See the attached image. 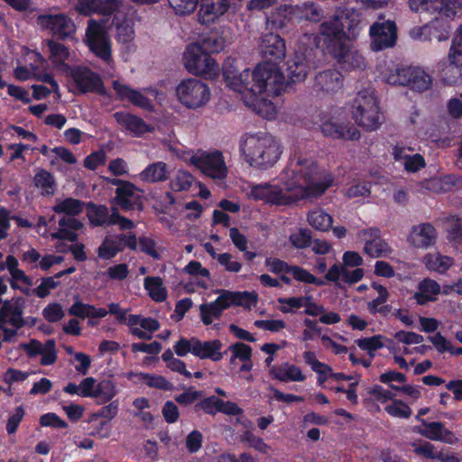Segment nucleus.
Wrapping results in <instances>:
<instances>
[{"instance_id":"nucleus-12","label":"nucleus","mask_w":462,"mask_h":462,"mask_svg":"<svg viewBox=\"0 0 462 462\" xmlns=\"http://www.w3.org/2000/svg\"><path fill=\"white\" fill-rule=\"evenodd\" d=\"M26 60L29 61V66L21 65L17 66L14 74L16 79L20 81H25L30 79H35L37 80L49 83L54 91V93L60 97V88L57 81L48 72L40 71V68L45 65V59L36 51H28L26 54Z\"/></svg>"},{"instance_id":"nucleus-51","label":"nucleus","mask_w":462,"mask_h":462,"mask_svg":"<svg viewBox=\"0 0 462 462\" xmlns=\"http://www.w3.org/2000/svg\"><path fill=\"white\" fill-rule=\"evenodd\" d=\"M294 8L291 5H282L267 17V23L276 28L283 27L294 15Z\"/></svg>"},{"instance_id":"nucleus-24","label":"nucleus","mask_w":462,"mask_h":462,"mask_svg":"<svg viewBox=\"0 0 462 462\" xmlns=\"http://www.w3.org/2000/svg\"><path fill=\"white\" fill-rule=\"evenodd\" d=\"M113 88L117 97L122 101H129L133 105L140 106L146 110H152V105L144 93L133 89L120 80L113 82Z\"/></svg>"},{"instance_id":"nucleus-52","label":"nucleus","mask_w":462,"mask_h":462,"mask_svg":"<svg viewBox=\"0 0 462 462\" xmlns=\"http://www.w3.org/2000/svg\"><path fill=\"white\" fill-rule=\"evenodd\" d=\"M88 217L95 226L109 225L111 213L106 206L90 204L88 206Z\"/></svg>"},{"instance_id":"nucleus-49","label":"nucleus","mask_w":462,"mask_h":462,"mask_svg":"<svg viewBox=\"0 0 462 462\" xmlns=\"http://www.w3.org/2000/svg\"><path fill=\"white\" fill-rule=\"evenodd\" d=\"M408 87L416 91H424L430 88L431 78L424 69L419 67H412Z\"/></svg>"},{"instance_id":"nucleus-43","label":"nucleus","mask_w":462,"mask_h":462,"mask_svg":"<svg viewBox=\"0 0 462 462\" xmlns=\"http://www.w3.org/2000/svg\"><path fill=\"white\" fill-rule=\"evenodd\" d=\"M309 68L306 59L295 53L294 57L288 61V76L291 81L300 82L306 78Z\"/></svg>"},{"instance_id":"nucleus-11","label":"nucleus","mask_w":462,"mask_h":462,"mask_svg":"<svg viewBox=\"0 0 462 462\" xmlns=\"http://www.w3.org/2000/svg\"><path fill=\"white\" fill-rule=\"evenodd\" d=\"M24 300L22 298L5 301L0 309V329L5 341H10L23 327V318Z\"/></svg>"},{"instance_id":"nucleus-34","label":"nucleus","mask_w":462,"mask_h":462,"mask_svg":"<svg viewBox=\"0 0 462 462\" xmlns=\"http://www.w3.org/2000/svg\"><path fill=\"white\" fill-rule=\"evenodd\" d=\"M114 117L122 128L129 131L134 135H141L152 130L143 119L131 114L117 112L114 115Z\"/></svg>"},{"instance_id":"nucleus-53","label":"nucleus","mask_w":462,"mask_h":462,"mask_svg":"<svg viewBox=\"0 0 462 462\" xmlns=\"http://www.w3.org/2000/svg\"><path fill=\"white\" fill-rule=\"evenodd\" d=\"M35 186L41 189L43 195H51L55 190V180L52 175L45 171L39 170L33 178Z\"/></svg>"},{"instance_id":"nucleus-18","label":"nucleus","mask_w":462,"mask_h":462,"mask_svg":"<svg viewBox=\"0 0 462 462\" xmlns=\"http://www.w3.org/2000/svg\"><path fill=\"white\" fill-rule=\"evenodd\" d=\"M259 49L263 59L268 63L276 64L286 55V46L284 40L278 34L267 32L262 34L259 42Z\"/></svg>"},{"instance_id":"nucleus-56","label":"nucleus","mask_w":462,"mask_h":462,"mask_svg":"<svg viewBox=\"0 0 462 462\" xmlns=\"http://www.w3.org/2000/svg\"><path fill=\"white\" fill-rule=\"evenodd\" d=\"M290 273L292 275V277L300 282L306 284H313L316 286H323L325 285V282L310 273L308 270L303 269L301 267L292 265L291 268H290Z\"/></svg>"},{"instance_id":"nucleus-30","label":"nucleus","mask_w":462,"mask_h":462,"mask_svg":"<svg viewBox=\"0 0 462 462\" xmlns=\"http://www.w3.org/2000/svg\"><path fill=\"white\" fill-rule=\"evenodd\" d=\"M322 133L333 138L345 140H358L360 138L359 130L348 125L339 124L335 120H328L321 125Z\"/></svg>"},{"instance_id":"nucleus-59","label":"nucleus","mask_w":462,"mask_h":462,"mask_svg":"<svg viewBox=\"0 0 462 462\" xmlns=\"http://www.w3.org/2000/svg\"><path fill=\"white\" fill-rule=\"evenodd\" d=\"M357 346L367 351L371 357L374 356V352L384 346L383 337L382 335H375L370 337L360 338L356 341Z\"/></svg>"},{"instance_id":"nucleus-13","label":"nucleus","mask_w":462,"mask_h":462,"mask_svg":"<svg viewBox=\"0 0 462 462\" xmlns=\"http://www.w3.org/2000/svg\"><path fill=\"white\" fill-rule=\"evenodd\" d=\"M36 23L42 30L48 31L61 39L69 37L76 31L72 19L63 13L40 14Z\"/></svg>"},{"instance_id":"nucleus-19","label":"nucleus","mask_w":462,"mask_h":462,"mask_svg":"<svg viewBox=\"0 0 462 462\" xmlns=\"http://www.w3.org/2000/svg\"><path fill=\"white\" fill-rule=\"evenodd\" d=\"M79 89L83 92H97L99 95H106V91L100 77L87 68L72 69L69 73Z\"/></svg>"},{"instance_id":"nucleus-39","label":"nucleus","mask_w":462,"mask_h":462,"mask_svg":"<svg viewBox=\"0 0 462 462\" xmlns=\"http://www.w3.org/2000/svg\"><path fill=\"white\" fill-rule=\"evenodd\" d=\"M276 95L277 94L259 95L258 97H256L255 100L252 102V104L245 105L251 107L254 111H255L263 118L272 120L275 118L277 115V108L274 106V104L269 99V97Z\"/></svg>"},{"instance_id":"nucleus-54","label":"nucleus","mask_w":462,"mask_h":462,"mask_svg":"<svg viewBox=\"0 0 462 462\" xmlns=\"http://www.w3.org/2000/svg\"><path fill=\"white\" fill-rule=\"evenodd\" d=\"M193 176L182 170H179L170 181V187L172 191H188L193 183Z\"/></svg>"},{"instance_id":"nucleus-25","label":"nucleus","mask_w":462,"mask_h":462,"mask_svg":"<svg viewBox=\"0 0 462 462\" xmlns=\"http://www.w3.org/2000/svg\"><path fill=\"white\" fill-rule=\"evenodd\" d=\"M127 326L133 335L143 339H150L152 334L160 328L156 319L140 315H129Z\"/></svg>"},{"instance_id":"nucleus-29","label":"nucleus","mask_w":462,"mask_h":462,"mask_svg":"<svg viewBox=\"0 0 462 462\" xmlns=\"http://www.w3.org/2000/svg\"><path fill=\"white\" fill-rule=\"evenodd\" d=\"M422 425L424 428L420 430V434L429 439L441 441L449 445L458 442L457 437L441 422H427L423 420Z\"/></svg>"},{"instance_id":"nucleus-15","label":"nucleus","mask_w":462,"mask_h":462,"mask_svg":"<svg viewBox=\"0 0 462 462\" xmlns=\"http://www.w3.org/2000/svg\"><path fill=\"white\" fill-rule=\"evenodd\" d=\"M371 48L374 51H382L395 45L397 40V28L390 20L377 21L370 27Z\"/></svg>"},{"instance_id":"nucleus-27","label":"nucleus","mask_w":462,"mask_h":462,"mask_svg":"<svg viewBox=\"0 0 462 462\" xmlns=\"http://www.w3.org/2000/svg\"><path fill=\"white\" fill-rule=\"evenodd\" d=\"M46 45L49 50V60L54 69L62 74L69 75L72 69L66 62L70 55L69 49L64 44L52 40L46 41Z\"/></svg>"},{"instance_id":"nucleus-38","label":"nucleus","mask_w":462,"mask_h":462,"mask_svg":"<svg viewBox=\"0 0 462 462\" xmlns=\"http://www.w3.org/2000/svg\"><path fill=\"white\" fill-rule=\"evenodd\" d=\"M69 313L81 319H102L107 315L108 311L104 308H97L77 300L69 309Z\"/></svg>"},{"instance_id":"nucleus-47","label":"nucleus","mask_w":462,"mask_h":462,"mask_svg":"<svg viewBox=\"0 0 462 462\" xmlns=\"http://www.w3.org/2000/svg\"><path fill=\"white\" fill-rule=\"evenodd\" d=\"M143 286L152 300L162 302L166 300L167 290L160 277L147 276L144 279Z\"/></svg>"},{"instance_id":"nucleus-3","label":"nucleus","mask_w":462,"mask_h":462,"mask_svg":"<svg viewBox=\"0 0 462 462\" xmlns=\"http://www.w3.org/2000/svg\"><path fill=\"white\" fill-rule=\"evenodd\" d=\"M361 31V15L354 9L337 10L319 27V44L338 61L353 62L350 67H359L363 58L350 51L349 42L356 39Z\"/></svg>"},{"instance_id":"nucleus-8","label":"nucleus","mask_w":462,"mask_h":462,"mask_svg":"<svg viewBox=\"0 0 462 462\" xmlns=\"http://www.w3.org/2000/svg\"><path fill=\"white\" fill-rule=\"evenodd\" d=\"M174 94L182 106L192 110L205 106L211 97L209 87L196 78L180 80L174 88Z\"/></svg>"},{"instance_id":"nucleus-46","label":"nucleus","mask_w":462,"mask_h":462,"mask_svg":"<svg viewBox=\"0 0 462 462\" xmlns=\"http://www.w3.org/2000/svg\"><path fill=\"white\" fill-rule=\"evenodd\" d=\"M122 238L118 235L107 236L98 247L97 254L102 259H111L122 251Z\"/></svg>"},{"instance_id":"nucleus-32","label":"nucleus","mask_w":462,"mask_h":462,"mask_svg":"<svg viewBox=\"0 0 462 462\" xmlns=\"http://www.w3.org/2000/svg\"><path fill=\"white\" fill-rule=\"evenodd\" d=\"M393 157L409 172H415L426 165L424 158L419 153H413L410 148L395 147Z\"/></svg>"},{"instance_id":"nucleus-50","label":"nucleus","mask_w":462,"mask_h":462,"mask_svg":"<svg viewBox=\"0 0 462 462\" xmlns=\"http://www.w3.org/2000/svg\"><path fill=\"white\" fill-rule=\"evenodd\" d=\"M52 209L58 214L76 216L82 212L83 203L77 199L67 198L64 199L57 200Z\"/></svg>"},{"instance_id":"nucleus-23","label":"nucleus","mask_w":462,"mask_h":462,"mask_svg":"<svg viewBox=\"0 0 462 462\" xmlns=\"http://www.w3.org/2000/svg\"><path fill=\"white\" fill-rule=\"evenodd\" d=\"M18 266V260L13 255H8L7 271L10 273L11 287L30 295L32 292V280Z\"/></svg>"},{"instance_id":"nucleus-21","label":"nucleus","mask_w":462,"mask_h":462,"mask_svg":"<svg viewBox=\"0 0 462 462\" xmlns=\"http://www.w3.org/2000/svg\"><path fill=\"white\" fill-rule=\"evenodd\" d=\"M116 40L122 46V51L130 53L135 50L134 46V30L133 20L116 16Z\"/></svg>"},{"instance_id":"nucleus-26","label":"nucleus","mask_w":462,"mask_h":462,"mask_svg":"<svg viewBox=\"0 0 462 462\" xmlns=\"http://www.w3.org/2000/svg\"><path fill=\"white\" fill-rule=\"evenodd\" d=\"M442 81L448 85L462 82V55L448 52L447 62L440 70Z\"/></svg>"},{"instance_id":"nucleus-60","label":"nucleus","mask_w":462,"mask_h":462,"mask_svg":"<svg viewBox=\"0 0 462 462\" xmlns=\"http://www.w3.org/2000/svg\"><path fill=\"white\" fill-rule=\"evenodd\" d=\"M229 351L231 353L230 361L232 364H236L237 360L240 362L250 360L252 356L251 346L244 343H236L230 346Z\"/></svg>"},{"instance_id":"nucleus-37","label":"nucleus","mask_w":462,"mask_h":462,"mask_svg":"<svg viewBox=\"0 0 462 462\" xmlns=\"http://www.w3.org/2000/svg\"><path fill=\"white\" fill-rule=\"evenodd\" d=\"M316 84L328 93L337 92L343 86V77L336 70L323 71L316 77Z\"/></svg>"},{"instance_id":"nucleus-33","label":"nucleus","mask_w":462,"mask_h":462,"mask_svg":"<svg viewBox=\"0 0 462 462\" xmlns=\"http://www.w3.org/2000/svg\"><path fill=\"white\" fill-rule=\"evenodd\" d=\"M170 170L164 162H155L148 164L138 174L140 180L145 183H158L168 180Z\"/></svg>"},{"instance_id":"nucleus-64","label":"nucleus","mask_w":462,"mask_h":462,"mask_svg":"<svg viewBox=\"0 0 462 462\" xmlns=\"http://www.w3.org/2000/svg\"><path fill=\"white\" fill-rule=\"evenodd\" d=\"M448 239L449 241L461 245L462 244V219L457 217H452L449 220L448 229Z\"/></svg>"},{"instance_id":"nucleus-4","label":"nucleus","mask_w":462,"mask_h":462,"mask_svg":"<svg viewBox=\"0 0 462 462\" xmlns=\"http://www.w3.org/2000/svg\"><path fill=\"white\" fill-rule=\"evenodd\" d=\"M239 152L245 162L255 169L273 166L282 155L279 142L267 133H247L241 136Z\"/></svg>"},{"instance_id":"nucleus-14","label":"nucleus","mask_w":462,"mask_h":462,"mask_svg":"<svg viewBox=\"0 0 462 462\" xmlns=\"http://www.w3.org/2000/svg\"><path fill=\"white\" fill-rule=\"evenodd\" d=\"M356 237L364 245V253L372 258L387 257L393 252L388 243L381 237L378 228L361 229L356 233Z\"/></svg>"},{"instance_id":"nucleus-35","label":"nucleus","mask_w":462,"mask_h":462,"mask_svg":"<svg viewBox=\"0 0 462 462\" xmlns=\"http://www.w3.org/2000/svg\"><path fill=\"white\" fill-rule=\"evenodd\" d=\"M229 34V28L215 30L202 40L203 47L210 52H220L231 42Z\"/></svg>"},{"instance_id":"nucleus-5","label":"nucleus","mask_w":462,"mask_h":462,"mask_svg":"<svg viewBox=\"0 0 462 462\" xmlns=\"http://www.w3.org/2000/svg\"><path fill=\"white\" fill-rule=\"evenodd\" d=\"M174 14L188 16L197 9V20L201 25L209 26L218 23L230 7L229 0H169Z\"/></svg>"},{"instance_id":"nucleus-6","label":"nucleus","mask_w":462,"mask_h":462,"mask_svg":"<svg viewBox=\"0 0 462 462\" xmlns=\"http://www.w3.org/2000/svg\"><path fill=\"white\" fill-rule=\"evenodd\" d=\"M351 113L356 123L365 130H374L382 124L383 115L373 89H364L356 94Z\"/></svg>"},{"instance_id":"nucleus-7","label":"nucleus","mask_w":462,"mask_h":462,"mask_svg":"<svg viewBox=\"0 0 462 462\" xmlns=\"http://www.w3.org/2000/svg\"><path fill=\"white\" fill-rule=\"evenodd\" d=\"M182 159L213 180H223L228 174V167L221 151H189Z\"/></svg>"},{"instance_id":"nucleus-17","label":"nucleus","mask_w":462,"mask_h":462,"mask_svg":"<svg viewBox=\"0 0 462 462\" xmlns=\"http://www.w3.org/2000/svg\"><path fill=\"white\" fill-rule=\"evenodd\" d=\"M86 398H92L97 403L111 402L118 393L116 383L109 379L97 381L94 377H87Z\"/></svg>"},{"instance_id":"nucleus-61","label":"nucleus","mask_w":462,"mask_h":462,"mask_svg":"<svg viewBox=\"0 0 462 462\" xmlns=\"http://www.w3.org/2000/svg\"><path fill=\"white\" fill-rule=\"evenodd\" d=\"M393 337L396 342H392L391 344H397L398 346H401V344L402 346L419 345L424 341L421 335L412 331L401 330L396 332Z\"/></svg>"},{"instance_id":"nucleus-9","label":"nucleus","mask_w":462,"mask_h":462,"mask_svg":"<svg viewBox=\"0 0 462 462\" xmlns=\"http://www.w3.org/2000/svg\"><path fill=\"white\" fill-rule=\"evenodd\" d=\"M183 64L191 74L207 79H214L219 75L217 63L199 43H190L187 46L183 53Z\"/></svg>"},{"instance_id":"nucleus-10","label":"nucleus","mask_w":462,"mask_h":462,"mask_svg":"<svg viewBox=\"0 0 462 462\" xmlns=\"http://www.w3.org/2000/svg\"><path fill=\"white\" fill-rule=\"evenodd\" d=\"M85 34V42L89 50L97 57L109 63L112 56V43L106 23L89 20Z\"/></svg>"},{"instance_id":"nucleus-22","label":"nucleus","mask_w":462,"mask_h":462,"mask_svg":"<svg viewBox=\"0 0 462 462\" xmlns=\"http://www.w3.org/2000/svg\"><path fill=\"white\" fill-rule=\"evenodd\" d=\"M408 243L416 248H428L437 240V231L430 224H420L411 227Z\"/></svg>"},{"instance_id":"nucleus-28","label":"nucleus","mask_w":462,"mask_h":462,"mask_svg":"<svg viewBox=\"0 0 462 462\" xmlns=\"http://www.w3.org/2000/svg\"><path fill=\"white\" fill-rule=\"evenodd\" d=\"M350 267L342 263L332 265L327 272L325 278L333 282H345V283H356L362 280L364 277V270L361 268H356L354 270H349Z\"/></svg>"},{"instance_id":"nucleus-2","label":"nucleus","mask_w":462,"mask_h":462,"mask_svg":"<svg viewBox=\"0 0 462 462\" xmlns=\"http://www.w3.org/2000/svg\"><path fill=\"white\" fill-rule=\"evenodd\" d=\"M223 76L227 87L239 93L245 104H252L259 95L278 94L284 83L277 64L262 62L253 69H241L233 58L225 60Z\"/></svg>"},{"instance_id":"nucleus-20","label":"nucleus","mask_w":462,"mask_h":462,"mask_svg":"<svg viewBox=\"0 0 462 462\" xmlns=\"http://www.w3.org/2000/svg\"><path fill=\"white\" fill-rule=\"evenodd\" d=\"M113 203L119 206L123 210L129 211L135 208H142V196L140 189L133 183L124 184L116 188V197Z\"/></svg>"},{"instance_id":"nucleus-48","label":"nucleus","mask_w":462,"mask_h":462,"mask_svg":"<svg viewBox=\"0 0 462 462\" xmlns=\"http://www.w3.org/2000/svg\"><path fill=\"white\" fill-rule=\"evenodd\" d=\"M458 182V179L453 175L433 177L426 180L425 188L433 192L450 191Z\"/></svg>"},{"instance_id":"nucleus-45","label":"nucleus","mask_w":462,"mask_h":462,"mask_svg":"<svg viewBox=\"0 0 462 462\" xmlns=\"http://www.w3.org/2000/svg\"><path fill=\"white\" fill-rule=\"evenodd\" d=\"M87 422L89 424V434L92 437L99 439H107L110 437L112 426L111 423L108 422V420L101 419L99 418V415L91 413L88 416Z\"/></svg>"},{"instance_id":"nucleus-58","label":"nucleus","mask_w":462,"mask_h":462,"mask_svg":"<svg viewBox=\"0 0 462 462\" xmlns=\"http://www.w3.org/2000/svg\"><path fill=\"white\" fill-rule=\"evenodd\" d=\"M199 312L202 322L205 325H210L215 319L220 318L223 311L214 300L210 303L201 304L199 306Z\"/></svg>"},{"instance_id":"nucleus-55","label":"nucleus","mask_w":462,"mask_h":462,"mask_svg":"<svg viewBox=\"0 0 462 462\" xmlns=\"http://www.w3.org/2000/svg\"><path fill=\"white\" fill-rule=\"evenodd\" d=\"M320 339L323 346L326 349L331 350V352L337 356L346 355L348 351L347 347L341 343L346 342V338L340 335H336L334 337L322 335Z\"/></svg>"},{"instance_id":"nucleus-40","label":"nucleus","mask_w":462,"mask_h":462,"mask_svg":"<svg viewBox=\"0 0 462 462\" xmlns=\"http://www.w3.org/2000/svg\"><path fill=\"white\" fill-rule=\"evenodd\" d=\"M127 378L129 380L135 379L136 382L143 383L152 388L161 390H170L172 388V384L162 375L132 372L127 374Z\"/></svg>"},{"instance_id":"nucleus-16","label":"nucleus","mask_w":462,"mask_h":462,"mask_svg":"<svg viewBox=\"0 0 462 462\" xmlns=\"http://www.w3.org/2000/svg\"><path fill=\"white\" fill-rule=\"evenodd\" d=\"M412 11H427L439 16L452 18L462 7V0H409Z\"/></svg>"},{"instance_id":"nucleus-57","label":"nucleus","mask_w":462,"mask_h":462,"mask_svg":"<svg viewBox=\"0 0 462 462\" xmlns=\"http://www.w3.org/2000/svg\"><path fill=\"white\" fill-rule=\"evenodd\" d=\"M199 346V340L196 337H191L189 339L180 338L177 341L173 346L174 351L179 356H185L188 354H192L197 356L198 346Z\"/></svg>"},{"instance_id":"nucleus-36","label":"nucleus","mask_w":462,"mask_h":462,"mask_svg":"<svg viewBox=\"0 0 462 462\" xmlns=\"http://www.w3.org/2000/svg\"><path fill=\"white\" fill-rule=\"evenodd\" d=\"M440 291V285L437 282L431 279H424L419 283L413 297L418 304L423 305L429 301L436 300Z\"/></svg>"},{"instance_id":"nucleus-63","label":"nucleus","mask_w":462,"mask_h":462,"mask_svg":"<svg viewBox=\"0 0 462 462\" xmlns=\"http://www.w3.org/2000/svg\"><path fill=\"white\" fill-rule=\"evenodd\" d=\"M379 70L380 76L385 82L391 85L397 84V73L399 71V68H397L393 63L384 61L379 65Z\"/></svg>"},{"instance_id":"nucleus-1","label":"nucleus","mask_w":462,"mask_h":462,"mask_svg":"<svg viewBox=\"0 0 462 462\" xmlns=\"http://www.w3.org/2000/svg\"><path fill=\"white\" fill-rule=\"evenodd\" d=\"M277 182H263L251 186L247 196L266 204L288 206L301 199L320 197L332 186L330 173L319 169L310 158L299 156L291 161Z\"/></svg>"},{"instance_id":"nucleus-62","label":"nucleus","mask_w":462,"mask_h":462,"mask_svg":"<svg viewBox=\"0 0 462 462\" xmlns=\"http://www.w3.org/2000/svg\"><path fill=\"white\" fill-rule=\"evenodd\" d=\"M379 380L381 383L387 384L393 390L398 391L401 386H398L396 383H404L406 382V376L394 370H388L384 373L381 374Z\"/></svg>"},{"instance_id":"nucleus-44","label":"nucleus","mask_w":462,"mask_h":462,"mask_svg":"<svg viewBox=\"0 0 462 462\" xmlns=\"http://www.w3.org/2000/svg\"><path fill=\"white\" fill-rule=\"evenodd\" d=\"M222 343L217 340L200 341L198 346L197 357L201 359H210L212 361H219L223 358L221 353Z\"/></svg>"},{"instance_id":"nucleus-42","label":"nucleus","mask_w":462,"mask_h":462,"mask_svg":"<svg viewBox=\"0 0 462 462\" xmlns=\"http://www.w3.org/2000/svg\"><path fill=\"white\" fill-rule=\"evenodd\" d=\"M423 263L430 271L445 273L454 264V260L439 253H431L424 256Z\"/></svg>"},{"instance_id":"nucleus-41","label":"nucleus","mask_w":462,"mask_h":462,"mask_svg":"<svg viewBox=\"0 0 462 462\" xmlns=\"http://www.w3.org/2000/svg\"><path fill=\"white\" fill-rule=\"evenodd\" d=\"M308 223L314 229L328 232L331 229L333 217L322 208H314L308 213Z\"/></svg>"},{"instance_id":"nucleus-31","label":"nucleus","mask_w":462,"mask_h":462,"mask_svg":"<svg viewBox=\"0 0 462 462\" xmlns=\"http://www.w3.org/2000/svg\"><path fill=\"white\" fill-rule=\"evenodd\" d=\"M270 374L280 382H304L307 378L301 368L294 364L284 362L281 365L271 366Z\"/></svg>"}]
</instances>
